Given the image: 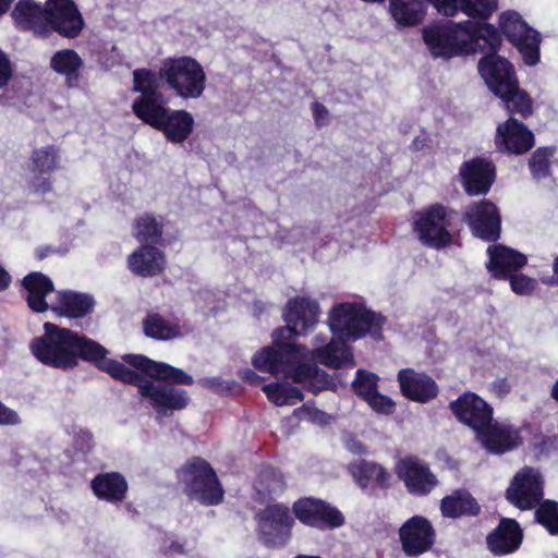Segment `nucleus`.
<instances>
[{"instance_id":"ddd939ff","label":"nucleus","mask_w":558,"mask_h":558,"mask_svg":"<svg viewBox=\"0 0 558 558\" xmlns=\"http://www.w3.org/2000/svg\"><path fill=\"white\" fill-rule=\"evenodd\" d=\"M395 472L403 482L407 492L415 497H426L439 485V481L428 463L415 456L398 460Z\"/></svg>"},{"instance_id":"79ce46f5","label":"nucleus","mask_w":558,"mask_h":558,"mask_svg":"<svg viewBox=\"0 0 558 558\" xmlns=\"http://www.w3.org/2000/svg\"><path fill=\"white\" fill-rule=\"evenodd\" d=\"M272 345L264 347L252 357L253 366L263 373L279 374V328L274 329Z\"/></svg>"},{"instance_id":"6e6552de","label":"nucleus","mask_w":558,"mask_h":558,"mask_svg":"<svg viewBox=\"0 0 558 558\" xmlns=\"http://www.w3.org/2000/svg\"><path fill=\"white\" fill-rule=\"evenodd\" d=\"M500 36L517 48L524 63L534 66L541 59V34L531 27L515 11H505L498 17Z\"/></svg>"},{"instance_id":"1a4fd4ad","label":"nucleus","mask_w":558,"mask_h":558,"mask_svg":"<svg viewBox=\"0 0 558 558\" xmlns=\"http://www.w3.org/2000/svg\"><path fill=\"white\" fill-rule=\"evenodd\" d=\"M450 211L445 205L435 203L415 214L413 230L425 246L441 250L452 243Z\"/></svg>"},{"instance_id":"0e129e2a","label":"nucleus","mask_w":558,"mask_h":558,"mask_svg":"<svg viewBox=\"0 0 558 558\" xmlns=\"http://www.w3.org/2000/svg\"><path fill=\"white\" fill-rule=\"evenodd\" d=\"M554 445V438L542 436L539 442H535L534 447L538 450L539 453H544L545 451H548L549 448Z\"/></svg>"},{"instance_id":"39448f33","label":"nucleus","mask_w":558,"mask_h":558,"mask_svg":"<svg viewBox=\"0 0 558 558\" xmlns=\"http://www.w3.org/2000/svg\"><path fill=\"white\" fill-rule=\"evenodd\" d=\"M185 494L202 505L214 506L223 500L225 490L211 465L199 457L190 459L178 472Z\"/></svg>"},{"instance_id":"c756f323","label":"nucleus","mask_w":558,"mask_h":558,"mask_svg":"<svg viewBox=\"0 0 558 558\" xmlns=\"http://www.w3.org/2000/svg\"><path fill=\"white\" fill-rule=\"evenodd\" d=\"M440 511L449 519L476 517L481 512V506L468 489L459 488L441 499Z\"/></svg>"},{"instance_id":"e2e57ef3","label":"nucleus","mask_w":558,"mask_h":558,"mask_svg":"<svg viewBox=\"0 0 558 558\" xmlns=\"http://www.w3.org/2000/svg\"><path fill=\"white\" fill-rule=\"evenodd\" d=\"M427 142H428L427 136H425V135H418V136H416V137L412 141V143H411V145H410V149H411L412 151H421V150H423V149L427 146Z\"/></svg>"},{"instance_id":"c85d7f7f","label":"nucleus","mask_w":558,"mask_h":558,"mask_svg":"<svg viewBox=\"0 0 558 558\" xmlns=\"http://www.w3.org/2000/svg\"><path fill=\"white\" fill-rule=\"evenodd\" d=\"M194 118L186 110L169 109L155 130L160 131L166 140L173 144H182L193 132Z\"/></svg>"},{"instance_id":"13d9d810","label":"nucleus","mask_w":558,"mask_h":558,"mask_svg":"<svg viewBox=\"0 0 558 558\" xmlns=\"http://www.w3.org/2000/svg\"><path fill=\"white\" fill-rule=\"evenodd\" d=\"M51 187L50 180L43 177V174H36L29 182V189L34 193H47L51 191Z\"/></svg>"},{"instance_id":"c9c22d12","label":"nucleus","mask_w":558,"mask_h":558,"mask_svg":"<svg viewBox=\"0 0 558 558\" xmlns=\"http://www.w3.org/2000/svg\"><path fill=\"white\" fill-rule=\"evenodd\" d=\"M170 108L166 107L162 94L157 96H138L132 104V111L136 118L156 129Z\"/></svg>"},{"instance_id":"72a5a7b5","label":"nucleus","mask_w":558,"mask_h":558,"mask_svg":"<svg viewBox=\"0 0 558 558\" xmlns=\"http://www.w3.org/2000/svg\"><path fill=\"white\" fill-rule=\"evenodd\" d=\"M94 494L111 504L121 502L128 492V483L123 475L117 472L98 474L92 481Z\"/></svg>"},{"instance_id":"2f4dec72","label":"nucleus","mask_w":558,"mask_h":558,"mask_svg":"<svg viewBox=\"0 0 558 558\" xmlns=\"http://www.w3.org/2000/svg\"><path fill=\"white\" fill-rule=\"evenodd\" d=\"M94 305V299L88 294L60 291L57 302L50 305V310L58 316L81 318L89 314Z\"/></svg>"},{"instance_id":"9d476101","label":"nucleus","mask_w":558,"mask_h":558,"mask_svg":"<svg viewBox=\"0 0 558 558\" xmlns=\"http://www.w3.org/2000/svg\"><path fill=\"white\" fill-rule=\"evenodd\" d=\"M292 512L302 524L322 532L333 531L345 524V515L339 508L312 496L295 500Z\"/></svg>"},{"instance_id":"393cba45","label":"nucleus","mask_w":558,"mask_h":558,"mask_svg":"<svg viewBox=\"0 0 558 558\" xmlns=\"http://www.w3.org/2000/svg\"><path fill=\"white\" fill-rule=\"evenodd\" d=\"M12 17L19 28L32 31L40 37L49 36V25L47 23V4L41 7L34 0H19Z\"/></svg>"},{"instance_id":"f257e3e1","label":"nucleus","mask_w":558,"mask_h":558,"mask_svg":"<svg viewBox=\"0 0 558 558\" xmlns=\"http://www.w3.org/2000/svg\"><path fill=\"white\" fill-rule=\"evenodd\" d=\"M122 360L145 374L146 378L123 363L111 364L109 375L122 383L136 386L142 397L148 399L159 417H167L174 411L185 409L190 402L186 390L174 385L190 386L193 377L181 368L167 363L156 362L142 354H125Z\"/></svg>"},{"instance_id":"052dcab7","label":"nucleus","mask_w":558,"mask_h":558,"mask_svg":"<svg viewBox=\"0 0 558 558\" xmlns=\"http://www.w3.org/2000/svg\"><path fill=\"white\" fill-rule=\"evenodd\" d=\"M239 376L242 380H244L251 385H258L262 380V377L258 376L254 371H252L250 368L240 371Z\"/></svg>"},{"instance_id":"4be33fe9","label":"nucleus","mask_w":558,"mask_h":558,"mask_svg":"<svg viewBox=\"0 0 558 558\" xmlns=\"http://www.w3.org/2000/svg\"><path fill=\"white\" fill-rule=\"evenodd\" d=\"M487 254L489 257L486 264L487 270L497 280H507L508 277L518 272L527 263L523 253L502 244L489 245Z\"/></svg>"},{"instance_id":"4468645a","label":"nucleus","mask_w":558,"mask_h":558,"mask_svg":"<svg viewBox=\"0 0 558 558\" xmlns=\"http://www.w3.org/2000/svg\"><path fill=\"white\" fill-rule=\"evenodd\" d=\"M544 497V483L541 473L524 466L515 473L506 489L507 500L520 510L534 509Z\"/></svg>"},{"instance_id":"412c9836","label":"nucleus","mask_w":558,"mask_h":558,"mask_svg":"<svg viewBox=\"0 0 558 558\" xmlns=\"http://www.w3.org/2000/svg\"><path fill=\"white\" fill-rule=\"evenodd\" d=\"M477 437L488 451L496 454L512 451L523 444L519 428L510 424L494 422V420Z\"/></svg>"},{"instance_id":"37998d69","label":"nucleus","mask_w":558,"mask_h":558,"mask_svg":"<svg viewBox=\"0 0 558 558\" xmlns=\"http://www.w3.org/2000/svg\"><path fill=\"white\" fill-rule=\"evenodd\" d=\"M557 148L555 146H542L536 148L530 156L527 166L533 179L539 181L551 174V161Z\"/></svg>"},{"instance_id":"f704fd0d","label":"nucleus","mask_w":558,"mask_h":558,"mask_svg":"<svg viewBox=\"0 0 558 558\" xmlns=\"http://www.w3.org/2000/svg\"><path fill=\"white\" fill-rule=\"evenodd\" d=\"M292 377L294 381L304 384L314 395L336 387L332 377L315 362L299 363L293 369Z\"/></svg>"},{"instance_id":"de8ad7c7","label":"nucleus","mask_w":558,"mask_h":558,"mask_svg":"<svg viewBox=\"0 0 558 558\" xmlns=\"http://www.w3.org/2000/svg\"><path fill=\"white\" fill-rule=\"evenodd\" d=\"M133 92L141 93V96H157L159 92V82L155 72L147 69H136L133 71Z\"/></svg>"},{"instance_id":"864d4df0","label":"nucleus","mask_w":558,"mask_h":558,"mask_svg":"<svg viewBox=\"0 0 558 558\" xmlns=\"http://www.w3.org/2000/svg\"><path fill=\"white\" fill-rule=\"evenodd\" d=\"M74 447L83 453L89 452L94 447L93 434L87 429H81L74 437Z\"/></svg>"},{"instance_id":"c03bdc74","label":"nucleus","mask_w":558,"mask_h":558,"mask_svg":"<svg viewBox=\"0 0 558 558\" xmlns=\"http://www.w3.org/2000/svg\"><path fill=\"white\" fill-rule=\"evenodd\" d=\"M534 509L535 521L550 535L558 536V501L542 499Z\"/></svg>"},{"instance_id":"8fccbe9b","label":"nucleus","mask_w":558,"mask_h":558,"mask_svg":"<svg viewBox=\"0 0 558 558\" xmlns=\"http://www.w3.org/2000/svg\"><path fill=\"white\" fill-rule=\"evenodd\" d=\"M369 408L379 414L389 415L392 414L396 410V403L391 398L380 393L379 391L375 392L368 400L365 401Z\"/></svg>"},{"instance_id":"a19ab883","label":"nucleus","mask_w":558,"mask_h":558,"mask_svg":"<svg viewBox=\"0 0 558 558\" xmlns=\"http://www.w3.org/2000/svg\"><path fill=\"white\" fill-rule=\"evenodd\" d=\"M162 233V223L150 214H144L134 221V236L142 245L156 246L161 242Z\"/></svg>"},{"instance_id":"473e14b6","label":"nucleus","mask_w":558,"mask_h":558,"mask_svg":"<svg viewBox=\"0 0 558 558\" xmlns=\"http://www.w3.org/2000/svg\"><path fill=\"white\" fill-rule=\"evenodd\" d=\"M498 97L502 101V107L506 110L508 118H518L519 120H527L534 113V102L530 94L520 88L519 82L513 84V87H509L498 94Z\"/></svg>"},{"instance_id":"49530a36","label":"nucleus","mask_w":558,"mask_h":558,"mask_svg":"<svg viewBox=\"0 0 558 558\" xmlns=\"http://www.w3.org/2000/svg\"><path fill=\"white\" fill-rule=\"evenodd\" d=\"M378 380L379 377L375 373L359 368L352 381V390L360 399L366 401L378 391Z\"/></svg>"},{"instance_id":"3c124183","label":"nucleus","mask_w":558,"mask_h":558,"mask_svg":"<svg viewBox=\"0 0 558 558\" xmlns=\"http://www.w3.org/2000/svg\"><path fill=\"white\" fill-rule=\"evenodd\" d=\"M199 384L216 393L228 395L235 386L234 381L227 383L220 377H205L199 379Z\"/></svg>"},{"instance_id":"20e7f679","label":"nucleus","mask_w":558,"mask_h":558,"mask_svg":"<svg viewBox=\"0 0 558 558\" xmlns=\"http://www.w3.org/2000/svg\"><path fill=\"white\" fill-rule=\"evenodd\" d=\"M329 328L339 338L359 340L369 335L375 340L383 339L386 317L359 302L336 304L329 313Z\"/></svg>"},{"instance_id":"e433bc0d","label":"nucleus","mask_w":558,"mask_h":558,"mask_svg":"<svg viewBox=\"0 0 558 558\" xmlns=\"http://www.w3.org/2000/svg\"><path fill=\"white\" fill-rule=\"evenodd\" d=\"M83 66V59L73 49L59 50L50 59V68L65 77L69 87L77 86Z\"/></svg>"},{"instance_id":"f03ea898","label":"nucleus","mask_w":558,"mask_h":558,"mask_svg":"<svg viewBox=\"0 0 558 558\" xmlns=\"http://www.w3.org/2000/svg\"><path fill=\"white\" fill-rule=\"evenodd\" d=\"M44 335L32 340V354L44 365L58 369H72L84 360L109 374L116 360L107 359L108 350L95 340L52 323L44 324Z\"/></svg>"},{"instance_id":"a878e982","label":"nucleus","mask_w":558,"mask_h":558,"mask_svg":"<svg viewBox=\"0 0 558 558\" xmlns=\"http://www.w3.org/2000/svg\"><path fill=\"white\" fill-rule=\"evenodd\" d=\"M129 269L140 277H154L161 274L166 267L162 251L154 245H141L128 257Z\"/></svg>"},{"instance_id":"7ed1b4c3","label":"nucleus","mask_w":558,"mask_h":558,"mask_svg":"<svg viewBox=\"0 0 558 558\" xmlns=\"http://www.w3.org/2000/svg\"><path fill=\"white\" fill-rule=\"evenodd\" d=\"M484 37L497 44L495 26L487 22L446 21L423 29V39L434 57L450 59L478 52Z\"/></svg>"},{"instance_id":"a18cd8bd","label":"nucleus","mask_w":558,"mask_h":558,"mask_svg":"<svg viewBox=\"0 0 558 558\" xmlns=\"http://www.w3.org/2000/svg\"><path fill=\"white\" fill-rule=\"evenodd\" d=\"M58 149L53 146L35 149L31 156V170L35 174H47L58 167Z\"/></svg>"},{"instance_id":"bb28decb","label":"nucleus","mask_w":558,"mask_h":558,"mask_svg":"<svg viewBox=\"0 0 558 558\" xmlns=\"http://www.w3.org/2000/svg\"><path fill=\"white\" fill-rule=\"evenodd\" d=\"M350 472L363 490L369 487L387 490L391 487V473L377 462L360 460L351 464Z\"/></svg>"},{"instance_id":"603ef678","label":"nucleus","mask_w":558,"mask_h":558,"mask_svg":"<svg viewBox=\"0 0 558 558\" xmlns=\"http://www.w3.org/2000/svg\"><path fill=\"white\" fill-rule=\"evenodd\" d=\"M302 400L303 393L299 388L281 381V405L295 404Z\"/></svg>"},{"instance_id":"58836bf2","label":"nucleus","mask_w":558,"mask_h":558,"mask_svg":"<svg viewBox=\"0 0 558 558\" xmlns=\"http://www.w3.org/2000/svg\"><path fill=\"white\" fill-rule=\"evenodd\" d=\"M389 10L401 26H415L421 23L424 15V5L421 0H390Z\"/></svg>"},{"instance_id":"cd10ccee","label":"nucleus","mask_w":558,"mask_h":558,"mask_svg":"<svg viewBox=\"0 0 558 558\" xmlns=\"http://www.w3.org/2000/svg\"><path fill=\"white\" fill-rule=\"evenodd\" d=\"M25 290V301L34 313H44L50 310L46 296L54 291L51 279L43 272H29L22 280Z\"/></svg>"},{"instance_id":"423d86ee","label":"nucleus","mask_w":558,"mask_h":558,"mask_svg":"<svg viewBox=\"0 0 558 558\" xmlns=\"http://www.w3.org/2000/svg\"><path fill=\"white\" fill-rule=\"evenodd\" d=\"M159 77L183 99L199 98L205 89V71L192 57L167 59L159 70Z\"/></svg>"},{"instance_id":"2eb2a0df","label":"nucleus","mask_w":558,"mask_h":558,"mask_svg":"<svg viewBox=\"0 0 558 558\" xmlns=\"http://www.w3.org/2000/svg\"><path fill=\"white\" fill-rule=\"evenodd\" d=\"M463 220L470 227L473 235L486 242H497L501 233V216L498 207L489 199L483 198L471 203Z\"/></svg>"},{"instance_id":"4d7b16f0","label":"nucleus","mask_w":558,"mask_h":558,"mask_svg":"<svg viewBox=\"0 0 558 558\" xmlns=\"http://www.w3.org/2000/svg\"><path fill=\"white\" fill-rule=\"evenodd\" d=\"M20 422L19 414L0 401V425H17Z\"/></svg>"},{"instance_id":"f3484780","label":"nucleus","mask_w":558,"mask_h":558,"mask_svg":"<svg viewBox=\"0 0 558 558\" xmlns=\"http://www.w3.org/2000/svg\"><path fill=\"white\" fill-rule=\"evenodd\" d=\"M456 418L478 435L493 421L494 409L475 392L465 391L449 403Z\"/></svg>"},{"instance_id":"f8f14e48","label":"nucleus","mask_w":558,"mask_h":558,"mask_svg":"<svg viewBox=\"0 0 558 558\" xmlns=\"http://www.w3.org/2000/svg\"><path fill=\"white\" fill-rule=\"evenodd\" d=\"M497 178V168L492 159L476 156L464 160L458 171L459 182L468 196H485Z\"/></svg>"},{"instance_id":"0eeeda50","label":"nucleus","mask_w":558,"mask_h":558,"mask_svg":"<svg viewBox=\"0 0 558 558\" xmlns=\"http://www.w3.org/2000/svg\"><path fill=\"white\" fill-rule=\"evenodd\" d=\"M495 34L497 44H494L488 37H484L478 52L486 54L480 59L477 69L488 89L497 96L505 89L513 87L519 80L512 63L498 54L502 39L497 27H495Z\"/></svg>"},{"instance_id":"aec40b11","label":"nucleus","mask_w":558,"mask_h":558,"mask_svg":"<svg viewBox=\"0 0 558 558\" xmlns=\"http://www.w3.org/2000/svg\"><path fill=\"white\" fill-rule=\"evenodd\" d=\"M401 395L413 402L425 404L438 397L439 387L435 379L413 368H402L397 374Z\"/></svg>"},{"instance_id":"6ab92c4d","label":"nucleus","mask_w":558,"mask_h":558,"mask_svg":"<svg viewBox=\"0 0 558 558\" xmlns=\"http://www.w3.org/2000/svg\"><path fill=\"white\" fill-rule=\"evenodd\" d=\"M47 23L49 35L58 33L65 38H76L84 26L82 14L72 0H48Z\"/></svg>"},{"instance_id":"9b49d317","label":"nucleus","mask_w":558,"mask_h":558,"mask_svg":"<svg viewBox=\"0 0 558 558\" xmlns=\"http://www.w3.org/2000/svg\"><path fill=\"white\" fill-rule=\"evenodd\" d=\"M319 315L320 307L316 300L308 296H295L289 300L283 312L287 326L281 327V337L284 329L295 336L306 335L316 326ZM300 349V345H291L288 341L281 339V359L291 350L299 351Z\"/></svg>"},{"instance_id":"69168bd1","label":"nucleus","mask_w":558,"mask_h":558,"mask_svg":"<svg viewBox=\"0 0 558 558\" xmlns=\"http://www.w3.org/2000/svg\"><path fill=\"white\" fill-rule=\"evenodd\" d=\"M294 522V519L290 514L288 507L281 505V527H290Z\"/></svg>"},{"instance_id":"7c9ffc66","label":"nucleus","mask_w":558,"mask_h":558,"mask_svg":"<svg viewBox=\"0 0 558 558\" xmlns=\"http://www.w3.org/2000/svg\"><path fill=\"white\" fill-rule=\"evenodd\" d=\"M310 356L313 362L335 369L354 363L351 349L342 338H332L327 344L313 349Z\"/></svg>"},{"instance_id":"774afa93","label":"nucleus","mask_w":558,"mask_h":558,"mask_svg":"<svg viewBox=\"0 0 558 558\" xmlns=\"http://www.w3.org/2000/svg\"><path fill=\"white\" fill-rule=\"evenodd\" d=\"M311 414V410L307 405L303 404L302 407L295 409L293 411V415H295L299 420H303Z\"/></svg>"},{"instance_id":"bf43d9fd","label":"nucleus","mask_w":558,"mask_h":558,"mask_svg":"<svg viewBox=\"0 0 558 558\" xmlns=\"http://www.w3.org/2000/svg\"><path fill=\"white\" fill-rule=\"evenodd\" d=\"M263 390L274 404L279 405V381L265 385Z\"/></svg>"},{"instance_id":"a211bd4d","label":"nucleus","mask_w":558,"mask_h":558,"mask_svg":"<svg viewBox=\"0 0 558 558\" xmlns=\"http://www.w3.org/2000/svg\"><path fill=\"white\" fill-rule=\"evenodd\" d=\"M399 539L405 556L417 557L433 548L436 531L427 518L413 515L399 529Z\"/></svg>"},{"instance_id":"6e6d98bb","label":"nucleus","mask_w":558,"mask_h":558,"mask_svg":"<svg viewBox=\"0 0 558 558\" xmlns=\"http://www.w3.org/2000/svg\"><path fill=\"white\" fill-rule=\"evenodd\" d=\"M12 76L11 63L3 51L0 50V88L8 85Z\"/></svg>"},{"instance_id":"09e8293b","label":"nucleus","mask_w":558,"mask_h":558,"mask_svg":"<svg viewBox=\"0 0 558 558\" xmlns=\"http://www.w3.org/2000/svg\"><path fill=\"white\" fill-rule=\"evenodd\" d=\"M511 290L519 295H529L536 288V280L523 274L514 272L511 277H508Z\"/></svg>"},{"instance_id":"4c0bfd02","label":"nucleus","mask_w":558,"mask_h":558,"mask_svg":"<svg viewBox=\"0 0 558 558\" xmlns=\"http://www.w3.org/2000/svg\"><path fill=\"white\" fill-rule=\"evenodd\" d=\"M144 332L157 340H171L183 336L179 324L172 323L158 313L148 314L143 320Z\"/></svg>"},{"instance_id":"5fc2aeb1","label":"nucleus","mask_w":558,"mask_h":558,"mask_svg":"<svg viewBox=\"0 0 558 558\" xmlns=\"http://www.w3.org/2000/svg\"><path fill=\"white\" fill-rule=\"evenodd\" d=\"M312 112L315 121V125L320 129L328 123L329 111L328 109L320 102L314 101L312 104Z\"/></svg>"},{"instance_id":"b1692460","label":"nucleus","mask_w":558,"mask_h":558,"mask_svg":"<svg viewBox=\"0 0 558 558\" xmlns=\"http://www.w3.org/2000/svg\"><path fill=\"white\" fill-rule=\"evenodd\" d=\"M436 10L446 15L454 16L459 11L471 19L486 22L498 8V0H428Z\"/></svg>"},{"instance_id":"dca6fc26","label":"nucleus","mask_w":558,"mask_h":558,"mask_svg":"<svg viewBox=\"0 0 558 558\" xmlns=\"http://www.w3.org/2000/svg\"><path fill=\"white\" fill-rule=\"evenodd\" d=\"M494 144L498 153L522 156L535 146V135L523 121L511 117L498 123Z\"/></svg>"},{"instance_id":"ea45409f","label":"nucleus","mask_w":558,"mask_h":558,"mask_svg":"<svg viewBox=\"0 0 558 558\" xmlns=\"http://www.w3.org/2000/svg\"><path fill=\"white\" fill-rule=\"evenodd\" d=\"M260 542L268 547H275L279 537V507L268 506L256 514Z\"/></svg>"},{"instance_id":"5701e85b","label":"nucleus","mask_w":558,"mask_h":558,"mask_svg":"<svg viewBox=\"0 0 558 558\" xmlns=\"http://www.w3.org/2000/svg\"><path fill=\"white\" fill-rule=\"evenodd\" d=\"M523 537V530L515 519L501 518L498 525L487 535L486 543L495 556H505L515 553Z\"/></svg>"},{"instance_id":"680f3d73","label":"nucleus","mask_w":558,"mask_h":558,"mask_svg":"<svg viewBox=\"0 0 558 558\" xmlns=\"http://www.w3.org/2000/svg\"><path fill=\"white\" fill-rule=\"evenodd\" d=\"M493 390L497 396L504 397L510 392V385L506 379H499L493 383Z\"/></svg>"},{"instance_id":"338daca9","label":"nucleus","mask_w":558,"mask_h":558,"mask_svg":"<svg viewBox=\"0 0 558 558\" xmlns=\"http://www.w3.org/2000/svg\"><path fill=\"white\" fill-rule=\"evenodd\" d=\"M11 280L12 278L10 274L2 266H0V291L7 290L11 283Z\"/></svg>"}]
</instances>
